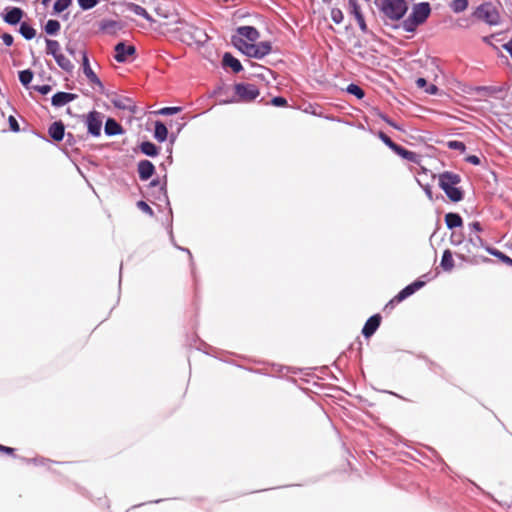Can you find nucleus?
Segmentation results:
<instances>
[{
    "label": "nucleus",
    "mask_w": 512,
    "mask_h": 512,
    "mask_svg": "<svg viewBox=\"0 0 512 512\" xmlns=\"http://www.w3.org/2000/svg\"><path fill=\"white\" fill-rule=\"evenodd\" d=\"M233 45L248 57L261 59L271 52V44L267 41L255 44L241 37L232 36Z\"/></svg>",
    "instance_id": "f257e3e1"
},
{
    "label": "nucleus",
    "mask_w": 512,
    "mask_h": 512,
    "mask_svg": "<svg viewBox=\"0 0 512 512\" xmlns=\"http://www.w3.org/2000/svg\"><path fill=\"white\" fill-rule=\"evenodd\" d=\"M431 7L428 2L414 4L410 15L402 22V28L406 32H414L430 16Z\"/></svg>",
    "instance_id": "f03ea898"
},
{
    "label": "nucleus",
    "mask_w": 512,
    "mask_h": 512,
    "mask_svg": "<svg viewBox=\"0 0 512 512\" xmlns=\"http://www.w3.org/2000/svg\"><path fill=\"white\" fill-rule=\"evenodd\" d=\"M375 4L384 16L392 21L402 19L408 10L405 0H375Z\"/></svg>",
    "instance_id": "7ed1b4c3"
},
{
    "label": "nucleus",
    "mask_w": 512,
    "mask_h": 512,
    "mask_svg": "<svg viewBox=\"0 0 512 512\" xmlns=\"http://www.w3.org/2000/svg\"><path fill=\"white\" fill-rule=\"evenodd\" d=\"M459 182L460 176L451 172H445L439 176L440 187L453 202H458L463 198L462 191L455 187Z\"/></svg>",
    "instance_id": "20e7f679"
},
{
    "label": "nucleus",
    "mask_w": 512,
    "mask_h": 512,
    "mask_svg": "<svg viewBox=\"0 0 512 512\" xmlns=\"http://www.w3.org/2000/svg\"><path fill=\"white\" fill-rule=\"evenodd\" d=\"M474 16L490 26H496L501 23L499 9L491 2L479 5L474 11Z\"/></svg>",
    "instance_id": "39448f33"
},
{
    "label": "nucleus",
    "mask_w": 512,
    "mask_h": 512,
    "mask_svg": "<svg viewBox=\"0 0 512 512\" xmlns=\"http://www.w3.org/2000/svg\"><path fill=\"white\" fill-rule=\"evenodd\" d=\"M234 89L238 99H233L229 102H251L259 96L258 88L253 84L239 83L235 85Z\"/></svg>",
    "instance_id": "423d86ee"
},
{
    "label": "nucleus",
    "mask_w": 512,
    "mask_h": 512,
    "mask_svg": "<svg viewBox=\"0 0 512 512\" xmlns=\"http://www.w3.org/2000/svg\"><path fill=\"white\" fill-rule=\"evenodd\" d=\"M87 128L88 132L93 136H99L102 127V117L99 112H90L87 116Z\"/></svg>",
    "instance_id": "0eeeda50"
},
{
    "label": "nucleus",
    "mask_w": 512,
    "mask_h": 512,
    "mask_svg": "<svg viewBox=\"0 0 512 512\" xmlns=\"http://www.w3.org/2000/svg\"><path fill=\"white\" fill-rule=\"evenodd\" d=\"M115 55L114 58L119 63H124L127 61L129 56L135 54V47L132 45H126L123 42L118 43L115 46Z\"/></svg>",
    "instance_id": "6e6552de"
},
{
    "label": "nucleus",
    "mask_w": 512,
    "mask_h": 512,
    "mask_svg": "<svg viewBox=\"0 0 512 512\" xmlns=\"http://www.w3.org/2000/svg\"><path fill=\"white\" fill-rule=\"evenodd\" d=\"M424 285H425V282L421 281V280H417V281L413 282L412 284H410V285L406 286L404 289H402L395 296V298L390 301V303L392 304L394 302H401V301H403L407 297H409L412 294H414L417 290L422 288Z\"/></svg>",
    "instance_id": "1a4fd4ad"
},
{
    "label": "nucleus",
    "mask_w": 512,
    "mask_h": 512,
    "mask_svg": "<svg viewBox=\"0 0 512 512\" xmlns=\"http://www.w3.org/2000/svg\"><path fill=\"white\" fill-rule=\"evenodd\" d=\"M234 36L241 37L247 42H255L260 37V34L253 26H240L237 28V35Z\"/></svg>",
    "instance_id": "9d476101"
},
{
    "label": "nucleus",
    "mask_w": 512,
    "mask_h": 512,
    "mask_svg": "<svg viewBox=\"0 0 512 512\" xmlns=\"http://www.w3.org/2000/svg\"><path fill=\"white\" fill-rule=\"evenodd\" d=\"M82 66H83V73L88 78V80L91 83L98 85L100 88H103L102 82L97 77V75L94 73L92 68L90 67L89 59L87 57L86 52H84V51L82 52Z\"/></svg>",
    "instance_id": "9b49d317"
},
{
    "label": "nucleus",
    "mask_w": 512,
    "mask_h": 512,
    "mask_svg": "<svg viewBox=\"0 0 512 512\" xmlns=\"http://www.w3.org/2000/svg\"><path fill=\"white\" fill-rule=\"evenodd\" d=\"M380 322H381L380 315L376 314V315L371 316L366 321V323L362 329L363 335L366 338H369L370 336H372L375 333V331L378 329Z\"/></svg>",
    "instance_id": "f8f14e48"
},
{
    "label": "nucleus",
    "mask_w": 512,
    "mask_h": 512,
    "mask_svg": "<svg viewBox=\"0 0 512 512\" xmlns=\"http://www.w3.org/2000/svg\"><path fill=\"white\" fill-rule=\"evenodd\" d=\"M155 171L154 165L148 160H142L138 163V173L141 180H148Z\"/></svg>",
    "instance_id": "ddd939ff"
},
{
    "label": "nucleus",
    "mask_w": 512,
    "mask_h": 512,
    "mask_svg": "<svg viewBox=\"0 0 512 512\" xmlns=\"http://www.w3.org/2000/svg\"><path fill=\"white\" fill-rule=\"evenodd\" d=\"M75 98V94L67 92H58L52 97V105L56 107H61L73 101Z\"/></svg>",
    "instance_id": "4468645a"
},
{
    "label": "nucleus",
    "mask_w": 512,
    "mask_h": 512,
    "mask_svg": "<svg viewBox=\"0 0 512 512\" xmlns=\"http://www.w3.org/2000/svg\"><path fill=\"white\" fill-rule=\"evenodd\" d=\"M23 17V11L18 7L11 8L4 16V21L10 25H16Z\"/></svg>",
    "instance_id": "2eb2a0df"
},
{
    "label": "nucleus",
    "mask_w": 512,
    "mask_h": 512,
    "mask_svg": "<svg viewBox=\"0 0 512 512\" xmlns=\"http://www.w3.org/2000/svg\"><path fill=\"white\" fill-rule=\"evenodd\" d=\"M49 135L55 141H61L64 138L65 128L62 122H54L49 127Z\"/></svg>",
    "instance_id": "dca6fc26"
},
{
    "label": "nucleus",
    "mask_w": 512,
    "mask_h": 512,
    "mask_svg": "<svg viewBox=\"0 0 512 512\" xmlns=\"http://www.w3.org/2000/svg\"><path fill=\"white\" fill-rule=\"evenodd\" d=\"M223 65L230 67L233 72L238 73L242 70V65L238 59L233 57L230 53H225L223 56Z\"/></svg>",
    "instance_id": "f3484780"
},
{
    "label": "nucleus",
    "mask_w": 512,
    "mask_h": 512,
    "mask_svg": "<svg viewBox=\"0 0 512 512\" xmlns=\"http://www.w3.org/2000/svg\"><path fill=\"white\" fill-rule=\"evenodd\" d=\"M100 28L108 33H115L122 28L121 24L115 20L105 19L100 23Z\"/></svg>",
    "instance_id": "a211bd4d"
},
{
    "label": "nucleus",
    "mask_w": 512,
    "mask_h": 512,
    "mask_svg": "<svg viewBox=\"0 0 512 512\" xmlns=\"http://www.w3.org/2000/svg\"><path fill=\"white\" fill-rule=\"evenodd\" d=\"M54 59L58 66L66 72H71L74 69L72 62L64 56L61 52L54 56Z\"/></svg>",
    "instance_id": "6ab92c4d"
},
{
    "label": "nucleus",
    "mask_w": 512,
    "mask_h": 512,
    "mask_svg": "<svg viewBox=\"0 0 512 512\" xmlns=\"http://www.w3.org/2000/svg\"><path fill=\"white\" fill-rule=\"evenodd\" d=\"M167 136H168L167 127L162 122L157 121L155 123V131H154L155 139L159 142H164L167 139Z\"/></svg>",
    "instance_id": "aec40b11"
},
{
    "label": "nucleus",
    "mask_w": 512,
    "mask_h": 512,
    "mask_svg": "<svg viewBox=\"0 0 512 512\" xmlns=\"http://www.w3.org/2000/svg\"><path fill=\"white\" fill-rule=\"evenodd\" d=\"M445 223L449 229H453L462 226L463 221L459 214L448 213L445 215Z\"/></svg>",
    "instance_id": "412c9836"
},
{
    "label": "nucleus",
    "mask_w": 512,
    "mask_h": 512,
    "mask_svg": "<svg viewBox=\"0 0 512 512\" xmlns=\"http://www.w3.org/2000/svg\"><path fill=\"white\" fill-rule=\"evenodd\" d=\"M113 104L115 107H117L119 109L135 112L134 111L135 106H134L132 100L129 98L122 97V98L115 99V100H113Z\"/></svg>",
    "instance_id": "4be33fe9"
},
{
    "label": "nucleus",
    "mask_w": 512,
    "mask_h": 512,
    "mask_svg": "<svg viewBox=\"0 0 512 512\" xmlns=\"http://www.w3.org/2000/svg\"><path fill=\"white\" fill-rule=\"evenodd\" d=\"M441 267L445 271H451L454 268V260L450 250L444 251L441 259Z\"/></svg>",
    "instance_id": "5701e85b"
},
{
    "label": "nucleus",
    "mask_w": 512,
    "mask_h": 512,
    "mask_svg": "<svg viewBox=\"0 0 512 512\" xmlns=\"http://www.w3.org/2000/svg\"><path fill=\"white\" fill-rule=\"evenodd\" d=\"M122 132L121 126L113 119H108L105 124V133L107 135H116Z\"/></svg>",
    "instance_id": "b1692460"
},
{
    "label": "nucleus",
    "mask_w": 512,
    "mask_h": 512,
    "mask_svg": "<svg viewBox=\"0 0 512 512\" xmlns=\"http://www.w3.org/2000/svg\"><path fill=\"white\" fill-rule=\"evenodd\" d=\"M140 150L147 156H156L158 154V149L155 144L149 141H145L140 145Z\"/></svg>",
    "instance_id": "393cba45"
},
{
    "label": "nucleus",
    "mask_w": 512,
    "mask_h": 512,
    "mask_svg": "<svg viewBox=\"0 0 512 512\" xmlns=\"http://www.w3.org/2000/svg\"><path fill=\"white\" fill-rule=\"evenodd\" d=\"M128 9L134 13L135 15H138V16H141L147 20H151V17L150 15L148 14V12L140 5L138 4H135V3H130L128 5Z\"/></svg>",
    "instance_id": "a878e982"
},
{
    "label": "nucleus",
    "mask_w": 512,
    "mask_h": 512,
    "mask_svg": "<svg viewBox=\"0 0 512 512\" xmlns=\"http://www.w3.org/2000/svg\"><path fill=\"white\" fill-rule=\"evenodd\" d=\"M46 53L53 57L60 53V44L56 40L46 39Z\"/></svg>",
    "instance_id": "bb28decb"
},
{
    "label": "nucleus",
    "mask_w": 512,
    "mask_h": 512,
    "mask_svg": "<svg viewBox=\"0 0 512 512\" xmlns=\"http://www.w3.org/2000/svg\"><path fill=\"white\" fill-rule=\"evenodd\" d=\"M19 32L27 40L34 38L36 35V30L25 22L21 24Z\"/></svg>",
    "instance_id": "cd10ccee"
},
{
    "label": "nucleus",
    "mask_w": 512,
    "mask_h": 512,
    "mask_svg": "<svg viewBox=\"0 0 512 512\" xmlns=\"http://www.w3.org/2000/svg\"><path fill=\"white\" fill-rule=\"evenodd\" d=\"M60 27L59 21L50 19L45 25V32L49 35H55L59 32Z\"/></svg>",
    "instance_id": "c85d7f7f"
},
{
    "label": "nucleus",
    "mask_w": 512,
    "mask_h": 512,
    "mask_svg": "<svg viewBox=\"0 0 512 512\" xmlns=\"http://www.w3.org/2000/svg\"><path fill=\"white\" fill-rule=\"evenodd\" d=\"M468 5V0H453L450 7L455 13H460L465 11L468 8Z\"/></svg>",
    "instance_id": "c756f323"
},
{
    "label": "nucleus",
    "mask_w": 512,
    "mask_h": 512,
    "mask_svg": "<svg viewBox=\"0 0 512 512\" xmlns=\"http://www.w3.org/2000/svg\"><path fill=\"white\" fill-rule=\"evenodd\" d=\"M354 15H355V18H356V21L360 27V29L363 31V32H366L367 31V26H366V23H365V20H364V17L362 15V13L360 12L359 8L357 6H354Z\"/></svg>",
    "instance_id": "7c9ffc66"
},
{
    "label": "nucleus",
    "mask_w": 512,
    "mask_h": 512,
    "mask_svg": "<svg viewBox=\"0 0 512 512\" xmlns=\"http://www.w3.org/2000/svg\"><path fill=\"white\" fill-rule=\"evenodd\" d=\"M33 79V73L31 70H23L19 72V80L22 85L27 86Z\"/></svg>",
    "instance_id": "2f4dec72"
},
{
    "label": "nucleus",
    "mask_w": 512,
    "mask_h": 512,
    "mask_svg": "<svg viewBox=\"0 0 512 512\" xmlns=\"http://www.w3.org/2000/svg\"><path fill=\"white\" fill-rule=\"evenodd\" d=\"M72 3V0H57L54 4V11L61 13L66 10Z\"/></svg>",
    "instance_id": "473e14b6"
},
{
    "label": "nucleus",
    "mask_w": 512,
    "mask_h": 512,
    "mask_svg": "<svg viewBox=\"0 0 512 512\" xmlns=\"http://www.w3.org/2000/svg\"><path fill=\"white\" fill-rule=\"evenodd\" d=\"M347 92L352 95H355L358 99H361L364 97V91L362 90V88L355 84H350L347 87Z\"/></svg>",
    "instance_id": "72a5a7b5"
},
{
    "label": "nucleus",
    "mask_w": 512,
    "mask_h": 512,
    "mask_svg": "<svg viewBox=\"0 0 512 512\" xmlns=\"http://www.w3.org/2000/svg\"><path fill=\"white\" fill-rule=\"evenodd\" d=\"M181 111V107H164L158 110L156 113L159 115H174Z\"/></svg>",
    "instance_id": "f704fd0d"
},
{
    "label": "nucleus",
    "mask_w": 512,
    "mask_h": 512,
    "mask_svg": "<svg viewBox=\"0 0 512 512\" xmlns=\"http://www.w3.org/2000/svg\"><path fill=\"white\" fill-rule=\"evenodd\" d=\"M397 154L400 155L402 158L409 160V161H415V153L409 150H406L401 146V148L397 151Z\"/></svg>",
    "instance_id": "c9c22d12"
},
{
    "label": "nucleus",
    "mask_w": 512,
    "mask_h": 512,
    "mask_svg": "<svg viewBox=\"0 0 512 512\" xmlns=\"http://www.w3.org/2000/svg\"><path fill=\"white\" fill-rule=\"evenodd\" d=\"M82 10H89L98 4V0H77Z\"/></svg>",
    "instance_id": "e433bc0d"
},
{
    "label": "nucleus",
    "mask_w": 512,
    "mask_h": 512,
    "mask_svg": "<svg viewBox=\"0 0 512 512\" xmlns=\"http://www.w3.org/2000/svg\"><path fill=\"white\" fill-rule=\"evenodd\" d=\"M469 243L473 247L479 248L483 245V240L478 234L469 233Z\"/></svg>",
    "instance_id": "4c0bfd02"
},
{
    "label": "nucleus",
    "mask_w": 512,
    "mask_h": 512,
    "mask_svg": "<svg viewBox=\"0 0 512 512\" xmlns=\"http://www.w3.org/2000/svg\"><path fill=\"white\" fill-rule=\"evenodd\" d=\"M448 147L451 149L459 150L461 152H464L466 149L465 144L460 141H450L448 143Z\"/></svg>",
    "instance_id": "58836bf2"
},
{
    "label": "nucleus",
    "mask_w": 512,
    "mask_h": 512,
    "mask_svg": "<svg viewBox=\"0 0 512 512\" xmlns=\"http://www.w3.org/2000/svg\"><path fill=\"white\" fill-rule=\"evenodd\" d=\"M137 207L143 211L144 213H147L149 215H153V210L151 209V207L144 201H138L137 202Z\"/></svg>",
    "instance_id": "ea45409f"
},
{
    "label": "nucleus",
    "mask_w": 512,
    "mask_h": 512,
    "mask_svg": "<svg viewBox=\"0 0 512 512\" xmlns=\"http://www.w3.org/2000/svg\"><path fill=\"white\" fill-rule=\"evenodd\" d=\"M271 104L277 107H284L287 105V100L283 97H274L271 100Z\"/></svg>",
    "instance_id": "a19ab883"
},
{
    "label": "nucleus",
    "mask_w": 512,
    "mask_h": 512,
    "mask_svg": "<svg viewBox=\"0 0 512 512\" xmlns=\"http://www.w3.org/2000/svg\"><path fill=\"white\" fill-rule=\"evenodd\" d=\"M193 35L196 41L198 42H202L207 37V35L201 29L198 28H194Z\"/></svg>",
    "instance_id": "79ce46f5"
},
{
    "label": "nucleus",
    "mask_w": 512,
    "mask_h": 512,
    "mask_svg": "<svg viewBox=\"0 0 512 512\" xmlns=\"http://www.w3.org/2000/svg\"><path fill=\"white\" fill-rule=\"evenodd\" d=\"M468 228L470 230V233L478 234L482 228L479 222L475 221L468 225Z\"/></svg>",
    "instance_id": "37998d69"
},
{
    "label": "nucleus",
    "mask_w": 512,
    "mask_h": 512,
    "mask_svg": "<svg viewBox=\"0 0 512 512\" xmlns=\"http://www.w3.org/2000/svg\"><path fill=\"white\" fill-rule=\"evenodd\" d=\"M450 240L453 245H459L462 243V235L457 234L456 232H453L451 234Z\"/></svg>",
    "instance_id": "c03bdc74"
},
{
    "label": "nucleus",
    "mask_w": 512,
    "mask_h": 512,
    "mask_svg": "<svg viewBox=\"0 0 512 512\" xmlns=\"http://www.w3.org/2000/svg\"><path fill=\"white\" fill-rule=\"evenodd\" d=\"M9 126L10 129L14 132H18L20 130L17 120L13 117H9Z\"/></svg>",
    "instance_id": "a18cd8bd"
},
{
    "label": "nucleus",
    "mask_w": 512,
    "mask_h": 512,
    "mask_svg": "<svg viewBox=\"0 0 512 512\" xmlns=\"http://www.w3.org/2000/svg\"><path fill=\"white\" fill-rule=\"evenodd\" d=\"M34 89L42 95H46L51 91V87L49 85L35 86Z\"/></svg>",
    "instance_id": "49530a36"
},
{
    "label": "nucleus",
    "mask_w": 512,
    "mask_h": 512,
    "mask_svg": "<svg viewBox=\"0 0 512 512\" xmlns=\"http://www.w3.org/2000/svg\"><path fill=\"white\" fill-rule=\"evenodd\" d=\"M2 39H3V42L5 43V45L7 46H11L13 44V36L11 34H8V33H4L2 35Z\"/></svg>",
    "instance_id": "de8ad7c7"
},
{
    "label": "nucleus",
    "mask_w": 512,
    "mask_h": 512,
    "mask_svg": "<svg viewBox=\"0 0 512 512\" xmlns=\"http://www.w3.org/2000/svg\"><path fill=\"white\" fill-rule=\"evenodd\" d=\"M332 18H333V20H334L336 23H340V22H341V20H342V18H343L341 11H340V10H336V11H335V10H333V11H332Z\"/></svg>",
    "instance_id": "09e8293b"
},
{
    "label": "nucleus",
    "mask_w": 512,
    "mask_h": 512,
    "mask_svg": "<svg viewBox=\"0 0 512 512\" xmlns=\"http://www.w3.org/2000/svg\"><path fill=\"white\" fill-rule=\"evenodd\" d=\"M379 137L388 147L393 143V141L383 132H380Z\"/></svg>",
    "instance_id": "8fccbe9b"
},
{
    "label": "nucleus",
    "mask_w": 512,
    "mask_h": 512,
    "mask_svg": "<svg viewBox=\"0 0 512 512\" xmlns=\"http://www.w3.org/2000/svg\"><path fill=\"white\" fill-rule=\"evenodd\" d=\"M469 163L473 164V165H478L480 164V159L478 156L476 155H470L467 157L466 159Z\"/></svg>",
    "instance_id": "3c124183"
},
{
    "label": "nucleus",
    "mask_w": 512,
    "mask_h": 512,
    "mask_svg": "<svg viewBox=\"0 0 512 512\" xmlns=\"http://www.w3.org/2000/svg\"><path fill=\"white\" fill-rule=\"evenodd\" d=\"M425 91L431 95H434L437 93L438 88L435 85L430 84V85H427V87L425 88Z\"/></svg>",
    "instance_id": "603ef678"
},
{
    "label": "nucleus",
    "mask_w": 512,
    "mask_h": 512,
    "mask_svg": "<svg viewBox=\"0 0 512 512\" xmlns=\"http://www.w3.org/2000/svg\"><path fill=\"white\" fill-rule=\"evenodd\" d=\"M416 85H417L418 88H426L428 83H427L426 79L418 78L416 80Z\"/></svg>",
    "instance_id": "864d4df0"
},
{
    "label": "nucleus",
    "mask_w": 512,
    "mask_h": 512,
    "mask_svg": "<svg viewBox=\"0 0 512 512\" xmlns=\"http://www.w3.org/2000/svg\"><path fill=\"white\" fill-rule=\"evenodd\" d=\"M503 48L510 54L512 58V39L507 43L503 44Z\"/></svg>",
    "instance_id": "5fc2aeb1"
},
{
    "label": "nucleus",
    "mask_w": 512,
    "mask_h": 512,
    "mask_svg": "<svg viewBox=\"0 0 512 512\" xmlns=\"http://www.w3.org/2000/svg\"><path fill=\"white\" fill-rule=\"evenodd\" d=\"M0 451L8 453V454H12L14 449L10 448V447H7V446H3V449H1Z\"/></svg>",
    "instance_id": "6e6d98bb"
},
{
    "label": "nucleus",
    "mask_w": 512,
    "mask_h": 512,
    "mask_svg": "<svg viewBox=\"0 0 512 512\" xmlns=\"http://www.w3.org/2000/svg\"><path fill=\"white\" fill-rule=\"evenodd\" d=\"M389 148H391L395 153L401 148V146L397 145L396 143H392Z\"/></svg>",
    "instance_id": "4d7b16f0"
},
{
    "label": "nucleus",
    "mask_w": 512,
    "mask_h": 512,
    "mask_svg": "<svg viewBox=\"0 0 512 512\" xmlns=\"http://www.w3.org/2000/svg\"><path fill=\"white\" fill-rule=\"evenodd\" d=\"M66 50L69 54L71 55H74L75 54V49L72 47V46H67L66 47Z\"/></svg>",
    "instance_id": "13d9d810"
},
{
    "label": "nucleus",
    "mask_w": 512,
    "mask_h": 512,
    "mask_svg": "<svg viewBox=\"0 0 512 512\" xmlns=\"http://www.w3.org/2000/svg\"><path fill=\"white\" fill-rule=\"evenodd\" d=\"M502 259H503L505 262H507V263H509V264H511V265H512V259H511V258H509L508 256L502 255Z\"/></svg>",
    "instance_id": "bf43d9fd"
},
{
    "label": "nucleus",
    "mask_w": 512,
    "mask_h": 512,
    "mask_svg": "<svg viewBox=\"0 0 512 512\" xmlns=\"http://www.w3.org/2000/svg\"><path fill=\"white\" fill-rule=\"evenodd\" d=\"M150 186H151V187L159 186V181H158V180H153V181H151Z\"/></svg>",
    "instance_id": "052dcab7"
},
{
    "label": "nucleus",
    "mask_w": 512,
    "mask_h": 512,
    "mask_svg": "<svg viewBox=\"0 0 512 512\" xmlns=\"http://www.w3.org/2000/svg\"><path fill=\"white\" fill-rule=\"evenodd\" d=\"M160 191L163 193L164 197L167 199V195H166V190H165V186H160Z\"/></svg>",
    "instance_id": "680f3d73"
},
{
    "label": "nucleus",
    "mask_w": 512,
    "mask_h": 512,
    "mask_svg": "<svg viewBox=\"0 0 512 512\" xmlns=\"http://www.w3.org/2000/svg\"><path fill=\"white\" fill-rule=\"evenodd\" d=\"M385 121H386L389 125H391V126H394V127H395V125H394L392 122H390L389 120L385 119Z\"/></svg>",
    "instance_id": "e2e57ef3"
},
{
    "label": "nucleus",
    "mask_w": 512,
    "mask_h": 512,
    "mask_svg": "<svg viewBox=\"0 0 512 512\" xmlns=\"http://www.w3.org/2000/svg\"><path fill=\"white\" fill-rule=\"evenodd\" d=\"M180 249H181V250H183V248H180ZM184 251H186V252L191 256V252H190V250H188V249H184Z\"/></svg>",
    "instance_id": "0e129e2a"
},
{
    "label": "nucleus",
    "mask_w": 512,
    "mask_h": 512,
    "mask_svg": "<svg viewBox=\"0 0 512 512\" xmlns=\"http://www.w3.org/2000/svg\"><path fill=\"white\" fill-rule=\"evenodd\" d=\"M51 0H43V4H48Z\"/></svg>",
    "instance_id": "69168bd1"
},
{
    "label": "nucleus",
    "mask_w": 512,
    "mask_h": 512,
    "mask_svg": "<svg viewBox=\"0 0 512 512\" xmlns=\"http://www.w3.org/2000/svg\"><path fill=\"white\" fill-rule=\"evenodd\" d=\"M3 449V445L0 444V450Z\"/></svg>",
    "instance_id": "338daca9"
}]
</instances>
